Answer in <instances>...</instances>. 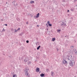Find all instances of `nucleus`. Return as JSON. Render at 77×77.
<instances>
[{"label":"nucleus","mask_w":77,"mask_h":77,"mask_svg":"<svg viewBox=\"0 0 77 77\" xmlns=\"http://www.w3.org/2000/svg\"><path fill=\"white\" fill-rule=\"evenodd\" d=\"M13 15H14V14H13Z\"/></svg>","instance_id":"nucleus-41"},{"label":"nucleus","mask_w":77,"mask_h":77,"mask_svg":"<svg viewBox=\"0 0 77 77\" xmlns=\"http://www.w3.org/2000/svg\"><path fill=\"white\" fill-rule=\"evenodd\" d=\"M46 26H48V25L47 24H46Z\"/></svg>","instance_id":"nucleus-33"},{"label":"nucleus","mask_w":77,"mask_h":77,"mask_svg":"<svg viewBox=\"0 0 77 77\" xmlns=\"http://www.w3.org/2000/svg\"><path fill=\"white\" fill-rule=\"evenodd\" d=\"M29 60V57H26L25 59L24 60V62H27L28 60Z\"/></svg>","instance_id":"nucleus-4"},{"label":"nucleus","mask_w":77,"mask_h":77,"mask_svg":"<svg viewBox=\"0 0 77 77\" xmlns=\"http://www.w3.org/2000/svg\"><path fill=\"white\" fill-rule=\"evenodd\" d=\"M2 59H0V64L2 63Z\"/></svg>","instance_id":"nucleus-20"},{"label":"nucleus","mask_w":77,"mask_h":77,"mask_svg":"<svg viewBox=\"0 0 77 77\" xmlns=\"http://www.w3.org/2000/svg\"><path fill=\"white\" fill-rule=\"evenodd\" d=\"M74 52L75 54H77V51L76 49L74 50Z\"/></svg>","instance_id":"nucleus-7"},{"label":"nucleus","mask_w":77,"mask_h":77,"mask_svg":"<svg viewBox=\"0 0 77 77\" xmlns=\"http://www.w3.org/2000/svg\"><path fill=\"white\" fill-rule=\"evenodd\" d=\"M51 72V76H53V74H54V72Z\"/></svg>","instance_id":"nucleus-12"},{"label":"nucleus","mask_w":77,"mask_h":77,"mask_svg":"<svg viewBox=\"0 0 77 77\" xmlns=\"http://www.w3.org/2000/svg\"><path fill=\"white\" fill-rule=\"evenodd\" d=\"M55 38H52V41H55Z\"/></svg>","instance_id":"nucleus-16"},{"label":"nucleus","mask_w":77,"mask_h":77,"mask_svg":"<svg viewBox=\"0 0 77 77\" xmlns=\"http://www.w3.org/2000/svg\"><path fill=\"white\" fill-rule=\"evenodd\" d=\"M35 3V2L33 1H32L30 2V3H31V4H32V3Z\"/></svg>","instance_id":"nucleus-11"},{"label":"nucleus","mask_w":77,"mask_h":77,"mask_svg":"<svg viewBox=\"0 0 77 77\" xmlns=\"http://www.w3.org/2000/svg\"><path fill=\"white\" fill-rule=\"evenodd\" d=\"M71 48H74V46H71Z\"/></svg>","instance_id":"nucleus-21"},{"label":"nucleus","mask_w":77,"mask_h":77,"mask_svg":"<svg viewBox=\"0 0 77 77\" xmlns=\"http://www.w3.org/2000/svg\"><path fill=\"white\" fill-rule=\"evenodd\" d=\"M39 71H40V69L39 68L37 67V69H36V72H39Z\"/></svg>","instance_id":"nucleus-6"},{"label":"nucleus","mask_w":77,"mask_h":77,"mask_svg":"<svg viewBox=\"0 0 77 77\" xmlns=\"http://www.w3.org/2000/svg\"><path fill=\"white\" fill-rule=\"evenodd\" d=\"M48 25H49V26H50V27H51L52 26V24H51V23H49L48 24Z\"/></svg>","instance_id":"nucleus-15"},{"label":"nucleus","mask_w":77,"mask_h":77,"mask_svg":"<svg viewBox=\"0 0 77 77\" xmlns=\"http://www.w3.org/2000/svg\"><path fill=\"white\" fill-rule=\"evenodd\" d=\"M15 32H18V31L17 30H17H16V29H15Z\"/></svg>","instance_id":"nucleus-25"},{"label":"nucleus","mask_w":77,"mask_h":77,"mask_svg":"<svg viewBox=\"0 0 77 77\" xmlns=\"http://www.w3.org/2000/svg\"><path fill=\"white\" fill-rule=\"evenodd\" d=\"M75 77H76V76H75Z\"/></svg>","instance_id":"nucleus-40"},{"label":"nucleus","mask_w":77,"mask_h":77,"mask_svg":"<svg viewBox=\"0 0 77 77\" xmlns=\"http://www.w3.org/2000/svg\"><path fill=\"white\" fill-rule=\"evenodd\" d=\"M69 10H67L68 12H69Z\"/></svg>","instance_id":"nucleus-31"},{"label":"nucleus","mask_w":77,"mask_h":77,"mask_svg":"<svg viewBox=\"0 0 77 77\" xmlns=\"http://www.w3.org/2000/svg\"><path fill=\"white\" fill-rule=\"evenodd\" d=\"M16 76V75L14 74L13 75V77H15Z\"/></svg>","instance_id":"nucleus-22"},{"label":"nucleus","mask_w":77,"mask_h":77,"mask_svg":"<svg viewBox=\"0 0 77 77\" xmlns=\"http://www.w3.org/2000/svg\"><path fill=\"white\" fill-rule=\"evenodd\" d=\"M39 13H38V14H37V16H36V18H37L39 17Z\"/></svg>","instance_id":"nucleus-8"},{"label":"nucleus","mask_w":77,"mask_h":77,"mask_svg":"<svg viewBox=\"0 0 77 77\" xmlns=\"http://www.w3.org/2000/svg\"><path fill=\"white\" fill-rule=\"evenodd\" d=\"M48 26H47V27H48Z\"/></svg>","instance_id":"nucleus-38"},{"label":"nucleus","mask_w":77,"mask_h":77,"mask_svg":"<svg viewBox=\"0 0 77 77\" xmlns=\"http://www.w3.org/2000/svg\"><path fill=\"white\" fill-rule=\"evenodd\" d=\"M39 42H36V43H35L36 45H38V44H39Z\"/></svg>","instance_id":"nucleus-18"},{"label":"nucleus","mask_w":77,"mask_h":77,"mask_svg":"<svg viewBox=\"0 0 77 77\" xmlns=\"http://www.w3.org/2000/svg\"><path fill=\"white\" fill-rule=\"evenodd\" d=\"M28 64V65H30V63H31V62L30 61H28L27 63Z\"/></svg>","instance_id":"nucleus-13"},{"label":"nucleus","mask_w":77,"mask_h":77,"mask_svg":"<svg viewBox=\"0 0 77 77\" xmlns=\"http://www.w3.org/2000/svg\"><path fill=\"white\" fill-rule=\"evenodd\" d=\"M5 29L3 28V29L2 30V32H5Z\"/></svg>","instance_id":"nucleus-19"},{"label":"nucleus","mask_w":77,"mask_h":77,"mask_svg":"<svg viewBox=\"0 0 77 77\" xmlns=\"http://www.w3.org/2000/svg\"><path fill=\"white\" fill-rule=\"evenodd\" d=\"M48 71H49V70L48 69H46V71H47V72H48Z\"/></svg>","instance_id":"nucleus-28"},{"label":"nucleus","mask_w":77,"mask_h":77,"mask_svg":"<svg viewBox=\"0 0 77 77\" xmlns=\"http://www.w3.org/2000/svg\"><path fill=\"white\" fill-rule=\"evenodd\" d=\"M41 48V46L40 45H39L38 46L37 48V49L38 50L39 49V48Z\"/></svg>","instance_id":"nucleus-10"},{"label":"nucleus","mask_w":77,"mask_h":77,"mask_svg":"<svg viewBox=\"0 0 77 77\" xmlns=\"http://www.w3.org/2000/svg\"><path fill=\"white\" fill-rule=\"evenodd\" d=\"M70 11H74V8H71L70 9Z\"/></svg>","instance_id":"nucleus-14"},{"label":"nucleus","mask_w":77,"mask_h":77,"mask_svg":"<svg viewBox=\"0 0 77 77\" xmlns=\"http://www.w3.org/2000/svg\"><path fill=\"white\" fill-rule=\"evenodd\" d=\"M57 51H59V49H57Z\"/></svg>","instance_id":"nucleus-32"},{"label":"nucleus","mask_w":77,"mask_h":77,"mask_svg":"<svg viewBox=\"0 0 77 77\" xmlns=\"http://www.w3.org/2000/svg\"><path fill=\"white\" fill-rule=\"evenodd\" d=\"M26 43H29V40H27L26 41Z\"/></svg>","instance_id":"nucleus-23"},{"label":"nucleus","mask_w":77,"mask_h":77,"mask_svg":"<svg viewBox=\"0 0 77 77\" xmlns=\"http://www.w3.org/2000/svg\"><path fill=\"white\" fill-rule=\"evenodd\" d=\"M29 71L28 69H26V70H25V75H26L28 77H30V75H29V73L28 72V71Z\"/></svg>","instance_id":"nucleus-2"},{"label":"nucleus","mask_w":77,"mask_h":77,"mask_svg":"<svg viewBox=\"0 0 77 77\" xmlns=\"http://www.w3.org/2000/svg\"><path fill=\"white\" fill-rule=\"evenodd\" d=\"M17 30L18 31V30H20V28H18V29H17Z\"/></svg>","instance_id":"nucleus-26"},{"label":"nucleus","mask_w":77,"mask_h":77,"mask_svg":"<svg viewBox=\"0 0 77 77\" xmlns=\"http://www.w3.org/2000/svg\"><path fill=\"white\" fill-rule=\"evenodd\" d=\"M69 57L71 60L69 62V64L70 66H73L75 64V62L73 60H72H72H71L72 59V56H70Z\"/></svg>","instance_id":"nucleus-1"},{"label":"nucleus","mask_w":77,"mask_h":77,"mask_svg":"<svg viewBox=\"0 0 77 77\" xmlns=\"http://www.w3.org/2000/svg\"><path fill=\"white\" fill-rule=\"evenodd\" d=\"M68 60H70V59H69V58H67Z\"/></svg>","instance_id":"nucleus-27"},{"label":"nucleus","mask_w":77,"mask_h":77,"mask_svg":"<svg viewBox=\"0 0 77 77\" xmlns=\"http://www.w3.org/2000/svg\"><path fill=\"white\" fill-rule=\"evenodd\" d=\"M7 3H8L7 2V3H6V4H7Z\"/></svg>","instance_id":"nucleus-39"},{"label":"nucleus","mask_w":77,"mask_h":77,"mask_svg":"<svg viewBox=\"0 0 77 77\" xmlns=\"http://www.w3.org/2000/svg\"><path fill=\"white\" fill-rule=\"evenodd\" d=\"M47 23V24H50V22L49 21H48Z\"/></svg>","instance_id":"nucleus-24"},{"label":"nucleus","mask_w":77,"mask_h":77,"mask_svg":"<svg viewBox=\"0 0 77 77\" xmlns=\"http://www.w3.org/2000/svg\"><path fill=\"white\" fill-rule=\"evenodd\" d=\"M61 25L62 26H66V23H65V22H62L61 23Z\"/></svg>","instance_id":"nucleus-3"},{"label":"nucleus","mask_w":77,"mask_h":77,"mask_svg":"<svg viewBox=\"0 0 77 77\" xmlns=\"http://www.w3.org/2000/svg\"><path fill=\"white\" fill-rule=\"evenodd\" d=\"M45 75V74H43V73H42L40 74V76L41 77H44Z\"/></svg>","instance_id":"nucleus-9"},{"label":"nucleus","mask_w":77,"mask_h":77,"mask_svg":"<svg viewBox=\"0 0 77 77\" xmlns=\"http://www.w3.org/2000/svg\"><path fill=\"white\" fill-rule=\"evenodd\" d=\"M47 30H48V29H47Z\"/></svg>","instance_id":"nucleus-37"},{"label":"nucleus","mask_w":77,"mask_h":77,"mask_svg":"<svg viewBox=\"0 0 77 77\" xmlns=\"http://www.w3.org/2000/svg\"><path fill=\"white\" fill-rule=\"evenodd\" d=\"M63 63L64 65H67L68 64V63L67 61H66V60H64L63 61Z\"/></svg>","instance_id":"nucleus-5"},{"label":"nucleus","mask_w":77,"mask_h":77,"mask_svg":"<svg viewBox=\"0 0 77 77\" xmlns=\"http://www.w3.org/2000/svg\"><path fill=\"white\" fill-rule=\"evenodd\" d=\"M75 43L76 42V41L75 40Z\"/></svg>","instance_id":"nucleus-34"},{"label":"nucleus","mask_w":77,"mask_h":77,"mask_svg":"<svg viewBox=\"0 0 77 77\" xmlns=\"http://www.w3.org/2000/svg\"><path fill=\"white\" fill-rule=\"evenodd\" d=\"M5 25L6 26H8V24H5Z\"/></svg>","instance_id":"nucleus-30"},{"label":"nucleus","mask_w":77,"mask_h":77,"mask_svg":"<svg viewBox=\"0 0 77 77\" xmlns=\"http://www.w3.org/2000/svg\"><path fill=\"white\" fill-rule=\"evenodd\" d=\"M26 24H29V23H28V22H27L26 23Z\"/></svg>","instance_id":"nucleus-29"},{"label":"nucleus","mask_w":77,"mask_h":77,"mask_svg":"<svg viewBox=\"0 0 77 77\" xmlns=\"http://www.w3.org/2000/svg\"><path fill=\"white\" fill-rule=\"evenodd\" d=\"M37 27H39V26H38V25H37Z\"/></svg>","instance_id":"nucleus-36"},{"label":"nucleus","mask_w":77,"mask_h":77,"mask_svg":"<svg viewBox=\"0 0 77 77\" xmlns=\"http://www.w3.org/2000/svg\"><path fill=\"white\" fill-rule=\"evenodd\" d=\"M60 29H58V30H57V32H59V33H60Z\"/></svg>","instance_id":"nucleus-17"},{"label":"nucleus","mask_w":77,"mask_h":77,"mask_svg":"<svg viewBox=\"0 0 77 77\" xmlns=\"http://www.w3.org/2000/svg\"><path fill=\"white\" fill-rule=\"evenodd\" d=\"M2 21H3V19H1Z\"/></svg>","instance_id":"nucleus-35"}]
</instances>
